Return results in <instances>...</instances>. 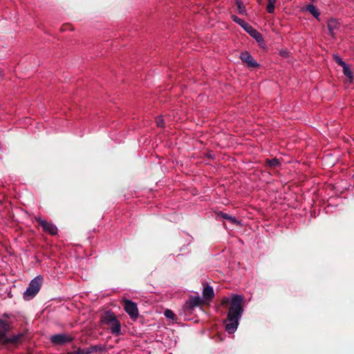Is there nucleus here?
<instances>
[{
    "instance_id": "1",
    "label": "nucleus",
    "mask_w": 354,
    "mask_h": 354,
    "mask_svg": "<svg viewBox=\"0 0 354 354\" xmlns=\"http://www.w3.org/2000/svg\"><path fill=\"white\" fill-rule=\"evenodd\" d=\"M242 297L235 295L231 299L227 319L225 321V330L228 333H234L238 327L241 313Z\"/></svg>"
},
{
    "instance_id": "2",
    "label": "nucleus",
    "mask_w": 354,
    "mask_h": 354,
    "mask_svg": "<svg viewBox=\"0 0 354 354\" xmlns=\"http://www.w3.org/2000/svg\"><path fill=\"white\" fill-rule=\"evenodd\" d=\"M100 322L102 324L108 326L110 332L113 335L119 336L121 335V324L111 311H105L102 314Z\"/></svg>"
},
{
    "instance_id": "3",
    "label": "nucleus",
    "mask_w": 354,
    "mask_h": 354,
    "mask_svg": "<svg viewBox=\"0 0 354 354\" xmlns=\"http://www.w3.org/2000/svg\"><path fill=\"white\" fill-rule=\"evenodd\" d=\"M43 279L42 276L38 275L30 282L28 287L24 293L25 299L29 300L38 293L41 288Z\"/></svg>"
},
{
    "instance_id": "4",
    "label": "nucleus",
    "mask_w": 354,
    "mask_h": 354,
    "mask_svg": "<svg viewBox=\"0 0 354 354\" xmlns=\"http://www.w3.org/2000/svg\"><path fill=\"white\" fill-rule=\"evenodd\" d=\"M9 324L6 321L3 319H0V343L3 344H6L9 342L11 343H17L21 338L22 335H19L16 336H13L10 338H7L6 336V333L9 330Z\"/></svg>"
},
{
    "instance_id": "5",
    "label": "nucleus",
    "mask_w": 354,
    "mask_h": 354,
    "mask_svg": "<svg viewBox=\"0 0 354 354\" xmlns=\"http://www.w3.org/2000/svg\"><path fill=\"white\" fill-rule=\"evenodd\" d=\"M124 308L131 319H136L138 316V309L136 303L127 299H123Z\"/></svg>"
},
{
    "instance_id": "6",
    "label": "nucleus",
    "mask_w": 354,
    "mask_h": 354,
    "mask_svg": "<svg viewBox=\"0 0 354 354\" xmlns=\"http://www.w3.org/2000/svg\"><path fill=\"white\" fill-rule=\"evenodd\" d=\"M73 337L67 334H57L50 337V341L55 345H62L73 340Z\"/></svg>"
},
{
    "instance_id": "7",
    "label": "nucleus",
    "mask_w": 354,
    "mask_h": 354,
    "mask_svg": "<svg viewBox=\"0 0 354 354\" xmlns=\"http://www.w3.org/2000/svg\"><path fill=\"white\" fill-rule=\"evenodd\" d=\"M245 31H246L251 37H252L258 43L259 46H264L265 42L261 35L257 30L252 26L245 24Z\"/></svg>"
},
{
    "instance_id": "8",
    "label": "nucleus",
    "mask_w": 354,
    "mask_h": 354,
    "mask_svg": "<svg viewBox=\"0 0 354 354\" xmlns=\"http://www.w3.org/2000/svg\"><path fill=\"white\" fill-rule=\"evenodd\" d=\"M37 222L42 227L44 231L49 233L51 235H55L57 233V227L51 223H49L45 220H43L40 218H37Z\"/></svg>"
},
{
    "instance_id": "9",
    "label": "nucleus",
    "mask_w": 354,
    "mask_h": 354,
    "mask_svg": "<svg viewBox=\"0 0 354 354\" xmlns=\"http://www.w3.org/2000/svg\"><path fill=\"white\" fill-rule=\"evenodd\" d=\"M327 28L329 32V34L332 37H335L337 31L340 28V24L338 20L331 18L327 22Z\"/></svg>"
},
{
    "instance_id": "10",
    "label": "nucleus",
    "mask_w": 354,
    "mask_h": 354,
    "mask_svg": "<svg viewBox=\"0 0 354 354\" xmlns=\"http://www.w3.org/2000/svg\"><path fill=\"white\" fill-rule=\"evenodd\" d=\"M202 304V299L198 297H191L186 301L185 304V308L187 310H192L194 308L201 306Z\"/></svg>"
},
{
    "instance_id": "11",
    "label": "nucleus",
    "mask_w": 354,
    "mask_h": 354,
    "mask_svg": "<svg viewBox=\"0 0 354 354\" xmlns=\"http://www.w3.org/2000/svg\"><path fill=\"white\" fill-rule=\"evenodd\" d=\"M302 10L309 12L314 17H315L317 20H319L320 12L315 6L309 4L305 8H303Z\"/></svg>"
},
{
    "instance_id": "12",
    "label": "nucleus",
    "mask_w": 354,
    "mask_h": 354,
    "mask_svg": "<svg viewBox=\"0 0 354 354\" xmlns=\"http://www.w3.org/2000/svg\"><path fill=\"white\" fill-rule=\"evenodd\" d=\"M245 63L252 71L259 68V64L248 54L245 53Z\"/></svg>"
},
{
    "instance_id": "13",
    "label": "nucleus",
    "mask_w": 354,
    "mask_h": 354,
    "mask_svg": "<svg viewBox=\"0 0 354 354\" xmlns=\"http://www.w3.org/2000/svg\"><path fill=\"white\" fill-rule=\"evenodd\" d=\"M214 290L211 286H207L203 288V297L204 299L210 300L214 297Z\"/></svg>"
},
{
    "instance_id": "14",
    "label": "nucleus",
    "mask_w": 354,
    "mask_h": 354,
    "mask_svg": "<svg viewBox=\"0 0 354 354\" xmlns=\"http://www.w3.org/2000/svg\"><path fill=\"white\" fill-rule=\"evenodd\" d=\"M276 1L277 0H267L266 10L269 13L274 12Z\"/></svg>"
},
{
    "instance_id": "15",
    "label": "nucleus",
    "mask_w": 354,
    "mask_h": 354,
    "mask_svg": "<svg viewBox=\"0 0 354 354\" xmlns=\"http://www.w3.org/2000/svg\"><path fill=\"white\" fill-rule=\"evenodd\" d=\"M343 68L344 74L349 79L350 82L353 80V73L351 71L349 66L347 64H345Z\"/></svg>"
},
{
    "instance_id": "16",
    "label": "nucleus",
    "mask_w": 354,
    "mask_h": 354,
    "mask_svg": "<svg viewBox=\"0 0 354 354\" xmlns=\"http://www.w3.org/2000/svg\"><path fill=\"white\" fill-rule=\"evenodd\" d=\"M267 164L270 168L275 169L279 165V162L277 159L267 160Z\"/></svg>"
},
{
    "instance_id": "17",
    "label": "nucleus",
    "mask_w": 354,
    "mask_h": 354,
    "mask_svg": "<svg viewBox=\"0 0 354 354\" xmlns=\"http://www.w3.org/2000/svg\"><path fill=\"white\" fill-rule=\"evenodd\" d=\"M105 350V348L104 346H102V345H95V346H92L91 348H90V351H88L87 352H89V353L91 352H95V351H103Z\"/></svg>"
},
{
    "instance_id": "18",
    "label": "nucleus",
    "mask_w": 354,
    "mask_h": 354,
    "mask_svg": "<svg viewBox=\"0 0 354 354\" xmlns=\"http://www.w3.org/2000/svg\"><path fill=\"white\" fill-rule=\"evenodd\" d=\"M222 216L226 219H227L229 221H230L232 223H234V224H239V222H238L235 218L234 217H231L230 216H228L227 214H223L222 213L221 214Z\"/></svg>"
},
{
    "instance_id": "19",
    "label": "nucleus",
    "mask_w": 354,
    "mask_h": 354,
    "mask_svg": "<svg viewBox=\"0 0 354 354\" xmlns=\"http://www.w3.org/2000/svg\"><path fill=\"white\" fill-rule=\"evenodd\" d=\"M232 20L243 28V20L236 15H232Z\"/></svg>"
},
{
    "instance_id": "20",
    "label": "nucleus",
    "mask_w": 354,
    "mask_h": 354,
    "mask_svg": "<svg viewBox=\"0 0 354 354\" xmlns=\"http://www.w3.org/2000/svg\"><path fill=\"white\" fill-rule=\"evenodd\" d=\"M156 122L157 124V126H158L160 127H164V120L161 116L156 118Z\"/></svg>"
},
{
    "instance_id": "21",
    "label": "nucleus",
    "mask_w": 354,
    "mask_h": 354,
    "mask_svg": "<svg viewBox=\"0 0 354 354\" xmlns=\"http://www.w3.org/2000/svg\"><path fill=\"white\" fill-rule=\"evenodd\" d=\"M334 59L335 62L340 65L342 67L346 64L339 56L334 55Z\"/></svg>"
},
{
    "instance_id": "22",
    "label": "nucleus",
    "mask_w": 354,
    "mask_h": 354,
    "mask_svg": "<svg viewBox=\"0 0 354 354\" xmlns=\"http://www.w3.org/2000/svg\"><path fill=\"white\" fill-rule=\"evenodd\" d=\"M165 316L169 319H173L174 317V314L171 310H166L165 311Z\"/></svg>"
},
{
    "instance_id": "23",
    "label": "nucleus",
    "mask_w": 354,
    "mask_h": 354,
    "mask_svg": "<svg viewBox=\"0 0 354 354\" xmlns=\"http://www.w3.org/2000/svg\"><path fill=\"white\" fill-rule=\"evenodd\" d=\"M88 353H89V352H87V351H85L84 350L79 348L73 352L68 353L67 354H88Z\"/></svg>"
},
{
    "instance_id": "24",
    "label": "nucleus",
    "mask_w": 354,
    "mask_h": 354,
    "mask_svg": "<svg viewBox=\"0 0 354 354\" xmlns=\"http://www.w3.org/2000/svg\"><path fill=\"white\" fill-rule=\"evenodd\" d=\"M236 4H237V8L239 10V12H241V1L237 0Z\"/></svg>"
},
{
    "instance_id": "25",
    "label": "nucleus",
    "mask_w": 354,
    "mask_h": 354,
    "mask_svg": "<svg viewBox=\"0 0 354 354\" xmlns=\"http://www.w3.org/2000/svg\"><path fill=\"white\" fill-rule=\"evenodd\" d=\"M243 53H241L240 58H241V60H243Z\"/></svg>"
}]
</instances>
